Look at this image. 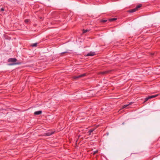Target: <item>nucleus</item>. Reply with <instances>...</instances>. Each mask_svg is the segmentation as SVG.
<instances>
[{
  "instance_id": "obj_1",
  "label": "nucleus",
  "mask_w": 160,
  "mask_h": 160,
  "mask_svg": "<svg viewBox=\"0 0 160 160\" xmlns=\"http://www.w3.org/2000/svg\"><path fill=\"white\" fill-rule=\"evenodd\" d=\"M86 75V73H83L81 75H78V76H74L73 77V78L74 79H77V78H79L83 77L85 76Z\"/></svg>"
},
{
  "instance_id": "obj_2",
  "label": "nucleus",
  "mask_w": 160,
  "mask_h": 160,
  "mask_svg": "<svg viewBox=\"0 0 160 160\" xmlns=\"http://www.w3.org/2000/svg\"><path fill=\"white\" fill-rule=\"evenodd\" d=\"M54 132V131H49L48 132H47L46 133H45V135L46 136H50L52 134H53Z\"/></svg>"
},
{
  "instance_id": "obj_3",
  "label": "nucleus",
  "mask_w": 160,
  "mask_h": 160,
  "mask_svg": "<svg viewBox=\"0 0 160 160\" xmlns=\"http://www.w3.org/2000/svg\"><path fill=\"white\" fill-rule=\"evenodd\" d=\"M17 61V59L15 58H10L8 59V62H15Z\"/></svg>"
},
{
  "instance_id": "obj_4",
  "label": "nucleus",
  "mask_w": 160,
  "mask_h": 160,
  "mask_svg": "<svg viewBox=\"0 0 160 160\" xmlns=\"http://www.w3.org/2000/svg\"><path fill=\"white\" fill-rule=\"evenodd\" d=\"M95 53L94 52H91L89 53H88L85 56H92L95 55Z\"/></svg>"
},
{
  "instance_id": "obj_5",
  "label": "nucleus",
  "mask_w": 160,
  "mask_h": 160,
  "mask_svg": "<svg viewBox=\"0 0 160 160\" xmlns=\"http://www.w3.org/2000/svg\"><path fill=\"white\" fill-rule=\"evenodd\" d=\"M42 111H38L35 112H34V114L36 115H38L41 114Z\"/></svg>"
},
{
  "instance_id": "obj_6",
  "label": "nucleus",
  "mask_w": 160,
  "mask_h": 160,
  "mask_svg": "<svg viewBox=\"0 0 160 160\" xmlns=\"http://www.w3.org/2000/svg\"><path fill=\"white\" fill-rule=\"evenodd\" d=\"M136 11H137V9H136V8H135L134 9L129 10L128 11V12H135Z\"/></svg>"
},
{
  "instance_id": "obj_7",
  "label": "nucleus",
  "mask_w": 160,
  "mask_h": 160,
  "mask_svg": "<svg viewBox=\"0 0 160 160\" xmlns=\"http://www.w3.org/2000/svg\"><path fill=\"white\" fill-rule=\"evenodd\" d=\"M110 71H106L102 72H101V73L102 74H108L109 72Z\"/></svg>"
},
{
  "instance_id": "obj_8",
  "label": "nucleus",
  "mask_w": 160,
  "mask_h": 160,
  "mask_svg": "<svg viewBox=\"0 0 160 160\" xmlns=\"http://www.w3.org/2000/svg\"><path fill=\"white\" fill-rule=\"evenodd\" d=\"M158 96V94H157V95H152V96H149V98H150V99H151L153 98H155Z\"/></svg>"
},
{
  "instance_id": "obj_9",
  "label": "nucleus",
  "mask_w": 160,
  "mask_h": 160,
  "mask_svg": "<svg viewBox=\"0 0 160 160\" xmlns=\"http://www.w3.org/2000/svg\"><path fill=\"white\" fill-rule=\"evenodd\" d=\"M20 64V63H10L8 65H17Z\"/></svg>"
},
{
  "instance_id": "obj_10",
  "label": "nucleus",
  "mask_w": 160,
  "mask_h": 160,
  "mask_svg": "<svg viewBox=\"0 0 160 160\" xmlns=\"http://www.w3.org/2000/svg\"><path fill=\"white\" fill-rule=\"evenodd\" d=\"M141 7V5H138L135 8L137 10H138L139 8H140Z\"/></svg>"
},
{
  "instance_id": "obj_11",
  "label": "nucleus",
  "mask_w": 160,
  "mask_h": 160,
  "mask_svg": "<svg viewBox=\"0 0 160 160\" xmlns=\"http://www.w3.org/2000/svg\"><path fill=\"white\" fill-rule=\"evenodd\" d=\"M117 20V18H111L109 19V21H112L114 20Z\"/></svg>"
},
{
  "instance_id": "obj_12",
  "label": "nucleus",
  "mask_w": 160,
  "mask_h": 160,
  "mask_svg": "<svg viewBox=\"0 0 160 160\" xmlns=\"http://www.w3.org/2000/svg\"><path fill=\"white\" fill-rule=\"evenodd\" d=\"M89 31V30L88 29H86V30H84V29L83 30V33H86V32H88Z\"/></svg>"
},
{
  "instance_id": "obj_13",
  "label": "nucleus",
  "mask_w": 160,
  "mask_h": 160,
  "mask_svg": "<svg viewBox=\"0 0 160 160\" xmlns=\"http://www.w3.org/2000/svg\"><path fill=\"white\" fill-rule=\"evenodd\" d=\"M37 43H33L32 44L31 46L32 47H36L37 46Z\"/></svg>"
},
{
  "instance_id": "obj_14",
  "label": "nucleus",
  "mask_w": 160,
  "mask_h": 160,
  "mask_svg": "<svg viewBox=\"0 0 160 160\" xmlns=\"http://www.w3.org/2000/svg\"><path fill=\"white\" fill-rule=\"evenodd\" d=\"M95 129H91L89 130L88 132L91 133V132H92Z\"/></svg>"
},
{
  "instance_id": "obj_15",
  "label": "nucleus",
  "mask_w": 160,
  "mask_h": 160,
  "mask_svg": "<svg viewBox=\"0 0 160 160\" xmlns=\"http://www.w3.org/2000/svg\"><path fill=\"white\" fill-rule=\"evenodd\" d=\"M150 99V98H149V96L148 97L146 98L145 99V102L147 101L148 100Z\"/></svg>"
},
{
  "instance_id": "obj_16",
  "label": "nucleus",
  "mask_w": 160,
  "mask_h": 160,
  "mask_svg": "<svg viewBox=\"0 0 160 160\" xmlns=\"http://www.w3.org/2000/svg\"><path fill=\"white\" fill-rule=\"evenodd\" d=\"M29 19H26L25 20V22L27 23H28V22H29Z\"/></svg>"
},
{
  "instance_id": "obj_17",
  "label": "nucleus",
  "mask_w": 160,
  "mask_h": 160,
  "mask_svg": "<svg viewBox=\"0 0 160 160\" xmlns=\"http://www.w3.org/2000/svg\"><path fill=\"white\" fill-rule=\"evenodd\" d=\"M128 106V104H127V105H123V107H122V108H124L127 107Z\"/></svg>"
},
{
  "instance_id": "obj_18",
  "label": "nucleus",
  "mask_w": 160,
  "mask_h": 160,
  "mask_svg": "<svg viewBox=\"0 0 160 160\" xmlns=\"http://www.w3.org/2000/svg\"><path fill=\"white\" fill-rule=\"evenodd\" d=\"M98 152V151H95V152H93V154H96L97 152Z\"/></svg>"
},
{
  "instance_id": "obj_19",
  "label": "nucleus",
  "mask_w": 160,
  "mask_h": 160,
  "mask_svg": "<svg viewBox=\"0 0 160 160\" xmlns=\"http://www.w3.org/2000/svg\"><path fill=\"white\" fill-rule=\"evenodd\" d=\"M67 52H62L60 53V54L62 55V54L66 53H67Z\"/></svg>"
},
{
  "instance_id": "obj_20",
  "label": "nucleus",
  "mask_w": 160,
  "mask_h": 160,
  "mask_svg": "<svg viewBox=\"0 0 160 160\" xmlns=\"http://www.w3.org/2000/svg\"><path fill=\"white\" fill-rule=\"evenodd\" d=\"M107 21V20H104L102 21V22H106Z\"/></svg>"
},
{
  "instance_id": "obj_21",
  "label": "nucleus",
  "mask_w": 160,
  "mask_h": 160,
  "mask_svg": "<svg viewBox=\"0 0 160 160\" xmlns=\"http://www.w3.org/2000/svg\"><path fill=\"white\" fill-rule=\"evenodd\" d=\"M132 103V102H131L129 103V104H128V106L129 105H131Z\"/></svg>"
},
{
  "instance_id": "obj_22",
  "label": "nucleus",
  "mask_w": 160,
  "mask_h": 160,
  "mask_svg": "<svg viewBox=\"0 0 160 160\" xmlns=\"http://www.w3.org/2000/svg\"><path fill=\"white\" fill-rule=\"evenodd\" d=\"M4 10V9L3 8H2L1 9V11H3Z\"/></svg>"
},
{
  "instance_id": "obj_23",
  "label": "nucleus",
  "mask_w": 160,
  "mask_h": 160,
  "mask_svg": "<svg viewBox=\"0 0 160 160\" xmlns=\"http://www.w3.org/2000/svg\"><path fill=\"white\" fill-rule=\"evenodd\" d=\"M91 133H90V132H89V135H90L91 134Z\"/></svg>"
},
{
  "instance_id": "obj_24",
  "label": "nucleus",
  "mask_w": 160,
  "mask_h": 160,
  "mask_svg": "<svg viewBox=\"0 0 160 160\" xmlns=\"http://www.w3.org/2000/svg\"><path fill=\"white\" fill-rule=\"evenodd\" d=\"M122 124H124V122L122 123Z\"/></svg>"
}]
</instances>
